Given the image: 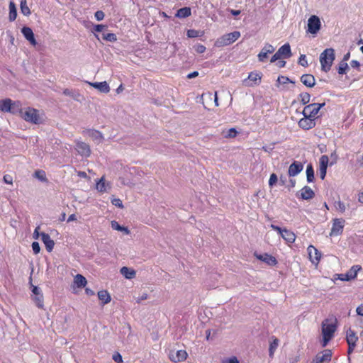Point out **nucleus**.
<instances>
[{"instance_id": "16", "label": "nucleus", "mask_w": 363, "mask_h": 363, "mask_svg": "<svg viewBox=\"0 0 363 363\" xmlns=\"http://www.w3.org/2000/svg\"><path fill=\"white\" fill-rule=\"evenodd\" d=\"M332 353L329 350H324L322 353L318 354L315 357V363H329L331 360Z\"/></svg>"}, {"instance_id": "14", "label": "nucleus", "mask_w": 363, "mask_h": 363, "mask_svg": "<svg viewBox=\"0 0 363 363\" xmlns=\"http://www.w3.org/2000/svg\"><path fill=\"white\" fill-rule=\"evenodd\" d=\"M187 357V352H186V350H177L175 352H171L169 355L170 360L174 362L185 361Z\"/></svg>"}, {"instance_id": "24", "label": "nucleus", "mask_w": 363, "mask_h": 363, "mask_svg": "<svg viewBox=\"0 0 363 363\" xmlns=\"http://www.w3.org/2000/svg\"><path fill=\"white\" fill-rule=\"evenodd\" d=\"M282 238L289 243H294L296 240V235L294 232L284 228L281 233Z\"/></svg>"}, {"instance_id": "31", "label": "nucleus", "mask_w": 363, "mask_h": 363, "mask_svg": "<svg viewBox=\"0 0 363 363\" xmlns=\"http://www.w3.org/2000/svg\"><path fill=\"white\" fill-rule=\"evenodd\" d=\"M17 17L16 7L14 2L9 3V18L10 21H14Z\"/></svg>"}, {"instance_id": "42", "label": "nucleus", "mask_w": 363, "mask_h": 363, "mask_svg": "<svg viewBox=\"0 0 363 363\" xmlns=\"http://www.w3.org/2000/svg\"><path fill=\"white\" fill-rule=\"evenodd\" d=\"M89 133L90 136L94 138L96 140H101L103 139V135L99 131L90 130H89Z\"/></svg>"}, {"instance_id": "4", "label": "nucleus", "mask_w": 363, "mask_h": 363, "mask_svg": "<svg viewBox=\"0 0 363 363\" xmlns=\"http://www.w3.org/2000/svg\"><path fill=\"white\" fill-rule=\"evenodd\" d=\"M240 37V33L239 31L225 34L216 40L214 46L216 48H222L229 45L235 42Z\"/></svg>"}, {"instance_id": "46", "label": "nucleus", "mask_w": 363, "mask_h": 363, "mask_svg": "<svg viewBox=\"0 0 363 363\" xmlns=\"http://www.w3.org/2000/svg\"><path fill=\"white\" fill-rule=\"evenodd\" d=\"M348 69V65L347 63L345 62H343V63H341L340 65H339V67H338V73L340 74H343L346 72V70Z\"/></svg>"}, {"instance_id": "45", "label": "nucleus", "mask_w": 363, "mask_h": 363, "mask_svg": "<svg viewBox=\"0 0 363 363\" xmlns=\"http://www.w3.org/2000/svg\"><path fill=\"white\" fill-rule=\"evenodd\" d=\"M237 135H238V131L235 130V128H232L228 130V133L225 135V137L232 138H235L237 136Z\"/></svg>"}, {"instance_id": "2", "label": "nucleus", "mask_w": 363, "mask_h": 363, "mask_svg": "<svg viewBox=\"0 0 363 363\" xmlns=\"http://www.w3.org/2000/svg\"><path fill=\"white\" fill-rule=\"evenodd\" d=\"M22 118L26 121L30 122L34 124H40L43 122L42 117L40 116L38 110L28 107L23 111L21 107L18 111Z\"/></svg>"}, {"instance_id": "63", "label": "nucleus", "mask_w": 363, "mask_h": 363, "mask_svg": "<svg viewBox=\"0 0 363 363\" xmlns=\"http://www.w3.org/2000/svg\"><path fill=\"white\" fill-rule=\"evenodd\" d=\"M281 57L279 56V53L277 52L271 58V62H274L277 60L280 59Z\"/></svg>"}, {"instance_id": "56", "label": "nucleus", "mask_w": 363, "mask_h": 363, "mask_svg": "<svg viewBox=\"0 0 363 363\" xmlns=\"http://www.w3.org/2000/svg\"><path fill=\"white\" fill-rule=\"evenodd\" d=\"M107 26L106 25H103V24H98V25H96L94 27V30L95 32H101L105 28H106Z\"/></svg>"}, {"instance_id": "59", "label": "nucleus", "mask_w": 363, "mask_h": 363, "mask_svg": "<svg viewBox=\"0 0 363 363\" xmlns=\"http://www.w3.org/2000/svg\"><path fill=\"white\" fill-rule=\"evenodd\" d=\"M263 49H266V51L270 54L274 51V48L270 44L265 45Z\"/></svg>"}, {"instance_id": "57", "label": "nucleus", "mask_w": 363, "mask_h": 363, "mask_svg": "<svg viewBox=\"0 0 363 363\" xmlns=\"http://www.w3.org/2000/svg\"><path fill=\"white\" fill-rule=\"evenodd\" d=\"M112 203L116 206H118L119 208H123V203H122V201L121 199H114L112 200Z\"/></svg>"}, {"instance_id": "26", "label": "nucleus", "mask_w": 363, "mask_h": 363, "mask_svg": "<svg viewBox=\"0 0 363 363\" xmlns=\"http://www.w3.org/2000/svg\"><path fill=\"white\" fill-rule=\"evenodd\" d=\"M271 339H272V342H270V345H269V355L270 357H273L274 352L279 345V340L277 337H276L274 336H272L271 337Z\"/></svg>"}, {"instance_id": "49", "label": "nucleus", "mask_w": 363, "mask_h": 363, "mask_svg": "<svg viewBox=\"0 0 363 363\" xmlns=\"http://www.w3.org/2000/svg\"><path fill=\"white\" fill-rule=\"evenodd\" d=\"M32 249H33L34 254H35V255L38 254L40 251V247L39 243L38 242H33L32 243Z\"/></svg>"}, {"instance_id": "54", "label": "nucleus", "mask_w": 363, "mask_h": 363, "mask_svg": "<svg viewBox=\"0 0 363 363\" xmlns=\"http://www.w3.org/2000/svg\"><path fill=\"white\" fill-rule=\"evenodd\" d=\"M113 359L117 363L123 362L122 356L118 352H116L113 355Z\"/></svg>"}, {"instance_id": "38", "label": "nucleus", "mask_w": 363, "mask_h": 363, "mask_svg": "<svg viewBox=\"0 0 363 363\" xmlns=\"http://www.w3.org/2000/svg\"><path fill=\"white\" fill-rule=\"evenodd\" d=\"M33 301L35 303V305L39 308H43V296L42 294H40V295H37L35 296L34 298H33Z\"/></svg>"}, {"instance_id": "25", "label": "nucleus", "mask_w": 363, "mask_h": 363, "mask_svg": "<svg viewBox=\"0 0 363 363\" xmlns=\"http://www.w3.org/2000/svg\"><path fill=\"white\" fill-rule=\"evenodd\" d=\"M98 298L103 305L108 303L111 300V296L106 290H101L98 292Z\"/></svg>"}, {"instance_id": "53", "label": "nucleus", "mask_w": 363, "mask_h": 363, "mask_svg": "<svg viewBox=\"0 0 363 363\" xmlns=\"http://www.w3.org/2000/svg\"><path fill=\"white\" fill-rule=\"evenodd\" d=\"M4 182L8 184H13V177L11 175L6 174L3 177Z\"/></svg>"}, {"instance_id": "47", "label": "nucleus", "mask_w": 363, "mask_h": 363, "mask_svg": "<svg viewBox=\"0 0 363 363\" xmlns=\"http://www.w3.org/2000/svg\"><path fill=\"white\" fill-rule=\"evenodd\" d=\"M278 178L276 174L272 173L269 179V185L273 186L277 182Z\"/></svg>"}, {"instance_id": "3", "label": "nucleus", "mask_w": 363, "mask_h": 363, "mask_svg": "<svg viewBox=\"0 0 363 363\" xmlns=\"http://www.w3.org/2000/svg\"><path fill=\"white\" fill-rule=\"evenodd\" d=\"M335 60V51L333 48L325 49L320 55L322 70L328 72Z\"/></svg>"}, {"instance_id": "17", "label": "nucleus", "mask_w": 363, "mask_h": 363, "mask_svg": "<svg viewBox=\"0 0 363 363\" xmlns=\"http://www.w3.org/2000/svg\"><path fill=\"white\" fill-rule=\"evenodd\" d=\"M21 33L23 35V36L25 37V38L28 41H29V43L32 45H33V46L36 45L37 42H36V40L35 38L34 33H33V30H32V29L30 28L24 26L21 29Z\"/></svg>"}, {"instance_id": "30", "label": "nucleus", "mask_w": 363, "mask_h": 363, "mask_svg": "<svg viewBox=\"0 0 363 363\" xmlns=\"http://www.w3.org/2000/svg\"><path fill=\"white\" fill-rule=\"evenodd\" d=\"M191 9L189 7H184V8L179 9L177 11V12L176 13V16L178 18H182L189 17V16H191Z\"/></svg>"}, {"instance_id": "28", "label": "nucleus", "mask_w": 363, "mask_h": 363, "mask_svg": "<svg viewBox=\"0 0 363 363\" xmlns=\"http://www.w3.org/2000/svg\"><path fill=\"white\" fill-rule=\"evenodd\" d=\"M91 86L103 93H108L110 91V87L106 82H95L91 84Z\"/></svg>"}, {"instance_id": "61", "label": "nucleus", "mask_w": 363, "mask_h": 363, "mask_svg": "<svg viewBox=\"0 0 363 363\" xmlns=\"http://www.w3.org/2000/svg\"><path fill=\"white\" fill-rule=\"evenodd\" d=\"M225 363H240L239 360L236 357H233L227 360H225Z\"/></svg>"}, {"instance_id": "23", "label": "nucleus", "mask_w": 363, "mask_h": 363, "mask_svg": "<svg viewBox=\"0 0 363 363\" xmlns=\"http://www.w3.org/2000/svg\"><path fill=\"white\" fill-rule=\"evenodd\" d=\"M279 56L284 58H289L291 56V48L289 43H286L277 50Z\"/></svg>"}, {"instance_id": "34", "label": "nucleus", "mask_w": 363, "mask_h": 363, "mask_svg": "<svg viewBox=\"0 0 363 363\" xmlns=\"http://www.w3.org/2000/svg\"><path fill=\"white\" fill-rule=\"evenodd\" d=\"M111 228L118 231H123L127 235L130 233V230L127 228L120 225L116 220L111 221Z\"/></svg>"}, {"instance_id": "27", "label": "nucleus", "mask_w": 363, "mask_h": 363, "mask_svg": "<svg viewBox=\"0 0 363 363\" xmlns=\"http://www.w3.org/2000/svg\"><path fill=\"white\" fill-rule=\"evenodd\" d=\"M74 283L78 288H83L87 284L86 278L82 274H77L74 278Z\"/></svg>"}, {"instance_id": "6", "label": "nucleus", "mask_w": 363, "mask_h": 363, "mask_svg": "<svg viewBox=\"0 0 363 363\" xmlns=\"http://www.w3.org/2000/svg\"><path fill=\"white\" fill-rule=\"evenodd\" d=\"M325 102H323V103H313L311 104H308L304 107V108L302 111V114H306L309 117H312V118H314L315 119H316L317 118H318V114L320 108H323V106H325Z\"/></svg>"}, {"instance_id": "13", "label": "nucleus", "mask_w": 363, "mask_h": 363, "mask_svg": "<svg viewBox=\"0 0 363 363\" xmlns=\"http://www.w3.org/2000/svg\"><path fill=\"white\" fill-rule=\"evenodd\" d=\"M254 255L257 259L264 262L269 266L273 267L277 265L278 263L277 259H276L275 257L267 253L257 254V252H255Z\"/></svg>"}, {"instance_id": "10", "label": "nucleus", "mask_w": 363, "mask_h": 363, "mask_svg": "<svg viewBox=\"0 0 363 363\" xmlns=\"http://www.w3.org/2000/svg\"><path fill=\"white\" fill-rule=\"evenodd\" d=\"M321 23L320 18L315 16H311L308 20L307 31L311 34H316L320 29Z\"/></svg>"}, {"instance_id": "18", "label": "nucleus", "mask_w": 363, "mask_h": 363, "mask_svg": "<svg viewBox=\"0 0 363 363\" xmlns=\"http://www.w3.org/2000/svg\"><path fill=\"white\" fill-rule=\"evenodd\" d=\"M303 168L301 162L295 161L289 166L288 174L289 177H295L303 170Z\"/></svg>"}, {"instance_id": "52", "label": "nucleus", "mask_w": 363, "mask_h": 363, "mask_svg": "<svg viewBox=\"0 0 363 363\" xmlns=\"http://www.w3.org/2000/svg\"><path fill=\"white\" fill-rule=\"evenodd\" d=\"M326 172H327V168L319 167V176L322 180H323L325 179Z\"/></svg>"}, {"instance_id": "64", "label": "nucleus", "mask_w": 363, "mask_h": 363, "mask_svg": "<svg viewBox=\"0 0 363 363\" xmlns=\"http://www.w3.org/2000/svg\"><path fill=\"white\" fill-rule=\"evenodd\" d=\"M358 321L360 324V327L362 328V330L360 333V336L363 337V318H359Z\"/></svg>"}, {"instance_id": "39", "label": "nucleus", "mask_w": 363, "mask_h": 363, "mask_svg": "<svg viewBox=\"0 0 363 363\" xmlns=\"http://www.w3.org/2000/svg\"><path fill=\"white\" fill-rule=\"evenodd\" d=\"M102 38L104 40L112 43L116 42L117 40V37L114 33H104L103 34Z\"/></svg>"}, {"instance_id": "58", "label": "nucleus", "mask_w": 363, "mask_h": 363, "mask_svg": "<svg viewBox=\"0 0 363 363\" xmlns=\"http://www.w3.org/2000/svg\"><path fill=\"white\" fill-rule=\"evenodd\" d=\"M350 65L352 68H355L357 69H359V67H360V63L357 61V60H352L350 62Z\"/></svg>"}, {"instance_id": "60", "label": "nucleus", "mask_w": 363, "mask_h": 363, "mask_svg": "<svg viewBox=\"0 0 363 363\" xmlns=\"http://www.w3.org/2000/svg\"><path fill=\"white\" fill-rule=\"evenodd\" d=\"M356 311H357V315L361 316L360 318H363V303L359 305L357 308Z\"/></svg>"}, {"instance_id": "11", "label": "nucleus", "mask_w": 363, "mask_h": 363, "mask_svg": "<svg viewBox=\"0 0 363 363\" xmlns=\"http://www.w3.org/2000/svg\"><path fill=\"white\" fill-rule=\"evenodd\" d=\"M346 340L348 344V353H352L357 345L358 337L354 331L349 328L346 332Z\"/></svg>"}, {"instance_id": "33", "label": "nucleus", "mask_w": 363, "mask_h": 363, "mask_svg": "<svg viewBox=\"0 0 363 363\" xmlns=\"http://www.w3.org/2000/svg\"><path fill=\"white\" fill-rule=\"evenodd\" d=\"M306 178L307 182L311 183L314 180V169L312 164H308L306 167Z\"/></svg>"}, {"instance_id": "44", "label": "nucleus", "mask_w": 363, "mask_h": 363, "mask_svg": "<svg viewBox=\"0 0 363 363\" xmlns=\"http://www.w3.org/2000/svg\"><path fill=\"white\" fill-rule=\"evenodd\" d=\"M298 64L304 67H307L308 66L306 56L305 55H301L298 59Z\"/></svg>"}, {"instance_id": "9", "label": "nucleus", "mask_w": 363, "mask_h": 363, "mask_svg": "<svg viewBox=\"0 0 363 363\" xmlns=\"http://www.w3.org/2000/svg\"><path fill=\"white\" fill-rule=\"evenodd\" d=\"M303 117L301 118L298 122V125L300 128L304 130H308L313 128L315 125V119L312 117H309L306 114H303Z\"/></svg>"}, {"instance_id": "50", "label": "nucleus", "mask_w": 363, "mask_h": 363, "mask_svg": "<svg viewBox=\"0 0 363 363\" xmlns=\"http://www.w3.org/2000/svg\"><path fill=\"white\" fill-rule=\"evenodd\" d=\"M94 16L97 21H101L104 18L105 14L102 11H97L94 13Z\"/></svg>"}, {"instance_id": "20", "label": "nucleus", "mask_w": 363, "mask_h": 363, "mask_svg": "<svg viewBox=\"0 0 363 363\" xmlns=\"http://www.w3.org/2000/svg\"><path fill=\"white\" fill-rule=\"evenodd\" d=\"M40 236H41V240H42L43 242L44 243L47 251L49 252H52L54 248V246H55V242L50 238V236L45 233H40Z\"/></svg>"}, {"instance_id": "12", "label": "nucleus", "mask_w": 363, "mask_h": 363, "mask_svg": "<svg viewBox=\"0 0 363 363\" xmlns=\"http://www.w3.org/2000/svg\"><path fill=\"white\" fill-rule=\"evenodd\" d=\"M262 74L257 72H251L247 79L244 80V83H246L247 86H254L258 85L261 82Z\"/></svg>"}, {"instance_id": "35", "label": "nucleus", "mask_w": 363, "mask_h": 363, "mask_svg": "<svg viewBox=\"0 0 363 363\" xmlns=\"http://www.w3.org/2000/svg\"><path fill=\"white\" fill-rule=\"evenodd\" d=\"M21 11V13L25 16H28L30 14V11L28 6H27L26 0H21L20 2Z\"/></svg>"}, {"instance_id": "62", "label": "nucleus", "mask_w": 363, "mask_h": 363, "mask_svg": "<svg viewBox=\"0 0 363 363\" xmlns=\"http://www.w3.org/2000/svg\"><path fill=\"white\" fill-rule=\"evenodd\" d=\"M271 228H272L273 230H276L277 233H279L280 235H281V233H282V231H283V230H284V229H282L281 228H280V227H279V226H277V225H274V224H272V225H271Z\"/></svg>"}, {"instance_id": "5", "label": "nucleus", "mask_w": 363, "mask_h": 363, "mask_svg": "<svg viewBox=\"0 0 363 363\" xmlns=\"http://www.w3.org/2000/svg\"><path fill=\"white\" fill-rule=\"evenodd\" d=\"M20 107H21V103L19 101H13L10 99L0 101V111L2 112H9L15 114L18 113Z\"/></svg>"}, {"instance_id": "51", "label": "nucleus", "mask_w": 363, "mask_h": 363, "mask_svg": "<svg viewBox=\"0 0 363 363\" xmlns=\"http://www.w3.org/2000/svg\"><path fill=\"white\" fill-rule=\"evenodd\" d=\"M199 32L198 30H193V29L188 30V31H187V36L189 38H196V37L199 36Z\"/></svg>"}, {"instance_id": "29", "label": "nucleus", "mask_w": 363, "mask_h": 363, "mask_svg": "<svg viewBox=\"0 0 363 363\" xmlns=\"http://www.w3.org/2000/svg\"><path fill=\"white\" fill-rule=\"evenodd\" d=\"M121 274L126 279H130L135 277V272L127 267H123L120 270Z\"/></svg>"}, {"instance_id": "15", "label": "nucleus", "mask_w": 363, "mask_h": 363, "mask_svg": "<svg viewBox=\"0 0 363 363\" xmlns=\"http://www.w3.org/2000/svg\"><path fill=\"white\" fill-rule=\"evenodd\" d=\"M307 250L311 262L318 264L321 257L320 252L313 245H309Z\"/></svg>"}, {"instance_id": "21", "label": "nucleus", "mask_w": 363, "mask_h": 363, "mask_svg": "<svg viewBox=\"0 0 363 363\" xmlns=\"http://www.w3.org/2000/svg\"><path fill=\"white\" fill-rule=\"evenodd\" d=\"M300 196L303 200H310L315 196V193L311 187L305 186L301 189Z\"/></svg>"}, {"instance_id": "7", "label": "nucleus", "mask_w": 363, "mask_h": 363, "mask_svg": "<svg viewBox=\"0 0 363 363\" xmlns=\"http://www.w3.org/2000/svg\"><path fill=\"white\" fill-rule=\"evenodd\" d=\"M362 269L360 265H353L346 273L345 274H335V279L341 281H350L354 279L359 271Z\"/></svg>"}, {"instance_id": "1", "label": "nucleus", "mask_w": 363, "mask_h": 363, "mask_svg": "<svg viewBox=\"0 0 363 363\" xmlns=\"http://www.w3.org/2000/svg\"><path fill=\"white\" fill-rule=\"evenodd\" d=\"M337 330L336 319H325L322 322L321 332L323 335L322 346L325 347L329 341L333 337Z\"/></svg>"}, {"instance_id": "22", "label": "nucleus", "mask_w": 363, "mask_h": 363, "mask_svg": "<svg viewBox=\"0 0 363 363\" xmlns=\"http://www.w3.org/2000/svg\"><path fill=\"white\" fill-rule=\"evenodd\" d=\"M301 82L307 87H313L315 84V79L312 74H304L301 77Z\"/></svg>"}, {"instance_id": "37", "label": "nucleus", "mask_w": 363, "mask_h": 363, "mask_svg": "<svg viewBox=\"0 0 363 363\" xmlns=\"http://www.w3.org/2000/svg\"><path fill=\"white\" fill-rule=\"evenodd\" d=\"M96 189L100 192H105L106 191V183L104 181V177H102L96 184Z\"/></svg>"}, {"instance_id": "8", "label": "nucleus", "mask_w": 363, "mask_h": 363, "mask_svg": "<svg viewBox=\"0 0 363 363\" xmlns=\"http://www.w3.org/2000/svg\"><path fill=\"white\" fill-rule=\"evenodd\" d=\"M345 220L342 218L333 219L332 228L330 232V236L335 237L342 235L345 227Z\"/></svg>"}, {"instance_id": "32", "label": "nucleus", "mask_w": 363, "mask_h": 363, "mask_svg": "<svg viewBox=\"0 0 363 363\" xmlns=\"http://www.w3.org/2000/svg\"><path fill=\"white\" fill-rule=\"evenodd\" d=\"M298 101L303 104V105H307L311 100V95L308 92H302L298 95Z\"/></svg>"}, {"instance_id": "36", "label": "nucleus", "mask_w": 363, "mask_h": 363, "mask_svg": "<svg viewBox=\"0 0 363 363\" xmlns=\"http://www.w3.org/2000/svg\"><path fill=\"white\" fill-rule=\"evenodd\" d=\"M34 177L41 182H48L46 174L44 170L38 169L34 172Z\"/></svg>"}, {"instance_id": "41", "label": "nucleus", "mask_w": 363, "mask_h": 363, "mask_svg": "<svg viewBox=\"0 0 363 363\" xmlns=\"http://www.w3.org/2000/svg\"><path fill=\"white\" fill-rule=\"evenodd\" d=\"M319 162H320V167L328 168V162H329L328 157L325 155H322L320 157Z\"/></svg>"}, {"instance_id": "43", "label": "nucleus", "mask_w": 363, "mask_h": 363, "mask_svg": "<svg viewBox=\"0 0 363 363\" xmlns=\"http://www.w3.org/2000/svg\"><path fill=\"white\" fill-rule=\"evenodd\" d=\"M269 53L266 51V49H262L260 52L258 54V59L260 62H264L267 58Z\"/></svg>"}, {"instance_id": "55", "label": "nucleus", "mask_w": 363, "mask_h": 363, "mask_svg": "<svg viewBox=\"0 0 363 363\" xmlns=\"http://www.w3.org/2000/svg\"><path fill=\"white\" fill-rule=\"evenodd\" d=\"M277 82L280 84H286L290 81H289V79L286 77L279 76L277 79Z\"/></svg>"}, {"instance_id": "19", "label": "nucleus", "mask_w": 363, "mask_h": 363, "mask_svg": "<svg viewBox=\"0 0 363 363\" xmlns=\"http://www.w3.org/2000/svg\"><path fill=\"white\" fill-rule=\"evenodd\" d=\"M76 150L79 155L84 157H89L91 153L89 145L83 142L77 143Z\"/></svg>"}, {"instance_id": "40", "label": "nucleus", "mask_w": 363, "mask_h": 363, "mask_svg": "<svg viewBox=\"0 0 363 363\" xmlns=\"http://www.w3.org/2000/svg\"><path fill=\"white\" fill-rule=\"evenodd\" d=\"M334 206L337 211H339L341 213H344L345 211V205L342 201L340 200L335 202Z\"/></svg>"}, {"instance_id": "48", "label": "nucleus", "mask_w": 363, "mask_h": 363, "mask_svg": "<svg viewBox=\"0 0 363 363\" xmlns=\"http://www.w3.org/2000/svg\"><path fill=\"white\" fill-rule=\"evenodd\" d=\"M194 50L197 53L201 54L206 51V47L201 44L194 45Z\"/></svg>"}]
</instances>
